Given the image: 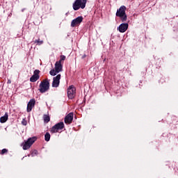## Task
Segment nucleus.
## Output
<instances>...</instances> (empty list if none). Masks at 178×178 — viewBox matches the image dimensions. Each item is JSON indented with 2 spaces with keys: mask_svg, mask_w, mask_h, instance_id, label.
Listing matches in <instances>:
<instances>
[{
  "mask_svg": "<svg viewBox=\"0 0 178 178\" xmlns=\"http://www.w3.org/2000/svg\"><path fill=\"white\" fill-rule=\"evenodd\" d=\"M65 128V124L61 122L56 124L54 126L52 127L51 129V133H58V130H62Z\"/></svg>",
  "mask_w": 178,
  "mask_h": 178,
  "instance_id": "0eeeda50",
  "label": "nucleus"
},
{
  "mask_svg": "<svg viewBox=\"0 0 178 178\" xmlns=\"http://www.w3.org/2000/svg\"><path fill=\"white\" fill-rule=\"evenodd\" d=\"M49 90V81L48 79H44L39 86V91L42 94L47 92Z\"/></svg>",
  "mask_w": 178,
  "mask_h": 178,
  "instance_id": "20e7f679",
  "label": "nucleus"
},
{
  "mask_svg": "<svg viewBox=\"0 0 178 178\" xmlns=\"http://www.w3.org/2000/svg\"><path fill=\"white\" fill-rule=\"evenodd\" d=\"M66 59V56H60V63H62V60H65Z\"/></svg>",
  "mask_w": 178,
  "mask_h": 178,
  "instance_id": "aec40b11",
  "label": "nucleus"
},
{
  "mask_svg": "<svg viewBox=\"0 0 178 178\" xmlns=\"http://www.w3.org/2000/svg\"><path fill=\"white\" fill-rule=\"evenodd\" d=\"M8 120V113H6L5 115L0 118L1 123H5Z\"/></svg>",
  "mask_w": 178,
  "mask_h": 178,
  "instance_id": "4468645a",
  "label": "nucleus"
},
{
  "mask_svg": "<svg viewBox=\"0 0 178 178\" xmlns=\"http://www.w3.org/2000/svg\"><path fill=\"white\" fill-rule=\"evenodd\" d=\"M43 120H44V123H48L51 120V118H49V115H44Z\"/></svg>",
  "mask_w": 178,
  "mask_h": 178,
  "instance_id": "2eb2a0df",
  "label": "nucleus"
},
{
  "mask_svg": "<svg viewBox=\"0 0 178 178\" xmlns=\"http://www.w3.org/2000/svg\"><path fill=\"white\" fill-rule=\"evenodd\" d=\"M34 42L35 44H38V45H42V44H44V41L40 40V39L35 40Z\"/></svg>",
  "mask_w": 178,
  "mask_h": 178,
  "instance_id": "f3484780",
  "label": "nucleus"
},
{
  "mask_svg": "<svg viewBox=\"0 0 178 178\" xmlns=\"http://www.w3.org/2000/svg\"><path fill=\"white\" fill-rule=\"evenodd\" d=\"M73 113H70L68 115H67L65 118V123L66 124H70L72 122H73Z\"/></svg>",
  "mask_w": 178,
  "mask_h": 178,
  "instance_id": "f8f14e48",
  "label": "nucleus"
},
{
  "mask_svg": "<svg viewBox=\"0 0 178 178\" xmlns=\"http://www.w3.org/2000/svg\"><path fill=\"white\" fill-rule=\"evenodd\" d=\"M115 15L117 17H120L122 22H126L127 20V15L126 14V6H122L117 10Z\"/></svg>",
  "mask_w": 178,
  "mask_h": 178,
  "instance_id": "f257e3e1",
  "label": "nucleus"
},
{
  "mask_svg": "<svg viewBox=\"0 0 178 178\" xmlns=\"http://www.w3.org/2000/svg\"><path fill=\"white\" fill-rule=\"evenodd\" d=\"M67 97L70 99H73L76 97V88L74 86H69L67 89Z\"/></svg>",
  "mask_w": 178,
  "mask_h": 178,
  "instance_id": "423d86ee",
  "label": "nucleus"
},
{
  "mask_svg": "<svg viewBox=\"0 0 178 178\" xmlns=\"http://www.w3.org/2000/svg\"><path fill=\"white\" fill-rule=\"evenodd\" d=\"M44 140L45 141H49V140H51V134H49V132L45 134Z\"/></svg>",
  "mask_w": 178,
  "mask_h": 178,
  "instance_id": "dca6fc26",
  "label": "nucleus"
},
{
  "mask_svg": "<svg viewBox=\"0 0 178 178\" xmlns=\"http://www.w3.org/2000/svg\"><path fill=\"white\" fill-rule=\"evenodd\" d=\"M60 83V74H58L56 76L54 77L52 82V87L57 88L59 87V83Z\"/></svg>",
  "mask_w": 178,
  "mask_h": 178,
  "instance_id": "9d476101",
  "label": "nucleus"
},
{
  "mask_svg": "<svg viewBox=\"0 0 178 178\" xmlns=\"http://www.w3.org/2000/svg\"><path fill=\"white\" fill-rule=\"evenodd\" d=\"M22 124H23V126H27V120H26V119H23L22 121Z\"/></svg>",
  "mask_w": 178,
  "mask_h": 178,
  "instance_id": "6ab92c4d",
  "label": "nucleus"
},
{
  "mask_svg": "<svg viewBox=\"0 0 178 178\" xmlns=\"http://www.w3.org/2000/svg\"><path fill=\"white\" fill-rule=\"evenodd\" d=\"M35 105V99H31L29 102L27 104V112H31L33 106Z\"/></svg>",
  "mask_w": 178,
  "mask_h": 178,
  "instance_id": "ddd939ff",
  "label": "nucleus"
},
{
  "mask_svg": "<svg viewBox=\"0 0 178 178\" xmlns=\"http://www.w3.org/2000/svg\"><path fill=\"white\" fill-rule=\"evenodd\" d=\"M83 17L79 16L77 17L76 19H73L71 22V27H76V26H79L83 22Z\"/></svg>",
  "mask_w": 178,
  "mask_h": 178,
  "instance_id": "6e6552de",
  "label": "nucleus"
},
{
  "mask_svg": "<svg viewBox=\"0 0 178 178\" xmlns=\"http://www.w3.org/2000/svg\"><path fill=\"white\" fill-rule=\"evenodd\" d=\"M6 153H8V149H3L0 152L1 155H3L4 154H6Z\"/></svg>",
  "mask_w": 178,
  "mask_h": 178,
  "instance_id": "a211bd4d",
  "label": "nucleus"
},
{
  "mask_svg": "<svg viewBox=\"0 0 178 178\" xmlns=\"http://www.w3.org/2000/svg\"><path fill=\"white\" fill-rule=\"evenodd\" d=\"M38 152L37 150H34L33 152H32V156H34V155H37V153Z\"/></svg>",
  "mask_w": 178,
  "mask_h": 178,
  "instance_id": "412c9836",
  "label": "nucleus"
},
{
  "mask_svg": "<svg viewBox=\"0 0 178 178\" xmlns=\"http://www.w3.org/2000/svg\"><path fill=\"white\" fill-rule=\"evenodd\" d=\"M86 56H87L86 54H84L83 56H82V59H84V58H86Z\"/></svg>",
  "mask_w": 178,
  "mask_h": 178,
  "instance_id": "5701e85b",
  "label": "nucleus"
},
{
  "mask_svg": "<svg viewBox=\"0 0 178 178\" xmlns=\"http://www.w3.org/2000/svg\"><path fill=\"white\" fill-rule=\"evenodd\" d=\"M62 69H63L62 63H60V60L57 61L55 63L54 70H51L49 72V74H51V76H56L58 73H60V72H62Z\"/></svg>",
  "mask_w": 178,
  "mask_h": 178,
  "instance_id": "39448f33",
  "label": "nucleus"
},
{
  "mask_svg": "<svg viewBox=\"0 0 178 178\" xmlns=\"http://www.w3.org/2000/svg\"><path fill=\"white\" fill-rule=\"evenodd\" d=\"M40 70H35L33 72V75L30 78L31 83H35L38 79H40Z\"/></svg>",
  "mask_w": 178,
  "mask_h": 178,
  "instance_id": "1a4fd4ad",
  "label": "nucleus"
},
{
  "mask_svg": "<svg viewBox=\"0 0 178 178\" xmlns=\"http://www.w3.org/2000/svg\"><path fill=\"white\" fill-rule=\"evenodd\" d=\"M87 4V0H75L72 5L74 10H79V9H84Z\"/></svg>",
  "mask_w": 178,
  "mask_h": 178,
  "instance_id": "7ed1b4c3",
  "label": "nucleus"
},
{
  "mask_svg": "<svg viewBox=\"0 0 178 178\" xmlns=\"http://www.w3.org/2000/svg\"><path fill=\"white\" fill-rule=\"evenodd\" d=\"M7 83H8V84H10V83H11L10 79H8Z\"/></svg>",
  "mask_w": 178,
  "mask_h": 178,
  "instance_id": "4be33fe9",
  "label": "nucleus"
},
{
  "mask_svg": "<svg viewBox=\"0 0 178 178\" xmlns=\"http://www.w3.org/2000/svg\"><path fill=\"white\" fill-rule=\"evenodd\" d=\"M128 29H129V24L127 23L121 24L118 27V30L120 31V33H126Z\"/></svg>",
  "mask_w": 178,
  "mask_h": 178,
  "instance_id": "9b49d317",
  "label": "nucleus"
},
{
  "mask_svg": "<svg viewBox=\"0 0 178 178\" xmlns=\"http://www.w3.org/2000/svg\"><path fill=\"white\" fill-rule=\"evenodd\" d=\"M35 141H37V137L33 136L32 138H29L27 140H24V143L21 144V147H22V149L24 151L30 149V148H31V145H33Z\"/></svg>",
  "mask_w": 178,
  "mask_h": 178,
  "instance_id": "f03ea898",
  "label": "nucleus"
}]
</instances>
